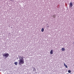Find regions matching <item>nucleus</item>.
Wrapping results in <instances>:
<instances>
[{"label":"nucleus","instance_id":"obj_1","mask_svg":"<svg viewBox=\"0 0 74 74\" xmlns=\"http://www.w3.org/2000/svg\"><path fill=\"white\" fill-rule=\"evenodd\" d=\"M18 58L19 59V64L21 65L25 63L24 59H23L24 57L23 56H19Z\"/></svg>","mask_w":74,"mask_h":74},{"label":"nucleus","instance_id":"obj_11","mask_svg":"<svg viewBox=\"0 0 74 74\" xmlns=\"http://www.w3.org/2000/svg\"><path fill=\"white\" fill-rule=\"evenodd\" d=\"M10 1H12V0H10Z\"/></svg>","mask_w":74,"mask_h":74},{"label":"nucleus","instance_id":"obj_4","mask_svg":"<svg viewBox=\"0 0 74 74\" xmlns=\"http://www.w3.org/2000/svg\"><path fill=\"white\" fill-rule=\"evenodd\" d=\"M50 54H51V55L53 54V50H51L50 51Z\"/></svg>","mask_w":74,"mask_h":74},{"label":"nucleus","instance_id":"obj_8","mask_svg":"<svg viewBox=\"0 0 74 74\" xmlns=\"http://www.w3.org/2000/svg\"><path fill=\"white\" fill-rule=\"evenodd\" d=\"M14 64H15V65H18V62H14Z\"/></svg>","mask_w":74,"mask_h":74},{"label":"nucleus","instance_id":"obj_2","mask_svg":"<svg viewBox=\"0 0 74 74\" xmlns=\"http://www.w3.org/2000/svg\"><path fill=\"white\" fill-rule=\"evenodd\" d=\"M10 55L8 53H5L3 54V57H5V58H7Z\"/></svg>","mask_w":74,"mask_h":74},{"label":"nucleus","instance_id":"obj_3","mask_svg":"<svg viewBox=\"0 0 74 74\" xmlns=\"http://www.w3.org/2000/svg\"><path fill=\"white\" fill-rule=\"evenodd\" d=\"M73 5L72 2H70L69 4V7H70V8H71Z\"/></svg>","mask_w":74,"mask_h":74},{"label":"nucleus","instance_id":"obj_5","mask_svg":"<svg viewBox=\"0 0 74 74\" xmlns=\"http://www.w3.org/2000/svg\"><path fill=\"white\" fill-rule=\"evenodd\" d=\"M64 65L66 67V68H68L67 66V65L66 64H65V63H64Z\"/></svg>","mask_w":74,"mask_h":74},{"label":"nucleus","instance_id":"obj_10","mask_svg":"<svg viewBox=\"0 0 74 74\" xmlns=\"http://www.w3.org/2000/svg\"><path fill=\"white\" fill-rule=\"evenodd\" d=\"M33 71H36V69H35V68H34V69H33Z\"/></svg>","mask_w":74,"mask_h":74},{"label":"nucleus","instance_id":"obj_6","mask_svg":"<svg viewBox=\"0 0 74 74\" xmlns=\"http://www.w3.org/2000/svg\"><path fill=\"white\" fill-rule=\"evenodd\" d=\"M44 29L43 28H42L41 30L42 32H44Z\"/></svg>","mask_w":74,"mask_h":74},{"label":"nucleus","instance_id":"obj_9","mask_svg":"<svg viewBox=\"0 0 74 74\" xmlns=\"http://www.w3.org/2000/svg\"><path fill=\"white\" fill-rule=\"evenodd\" d=\"M68 72L69 73H71V71L70 70H69L68 71Z\"/></svg>","mask_w":74,"mask_h":74},{"label":"nucleus","instance_id":"obj_7","mask_svg":"<svg viewBox=\"0 0 74 74\" xmlns=\"http://www.w3.org/2000/svg\"><path fill=\"white\" fill-rule=\"evenodd\" d=\"M65 49H64V48H62V51H65Z\"/></svg>","mask_w":74,"mask_h":74}]
</instances>
